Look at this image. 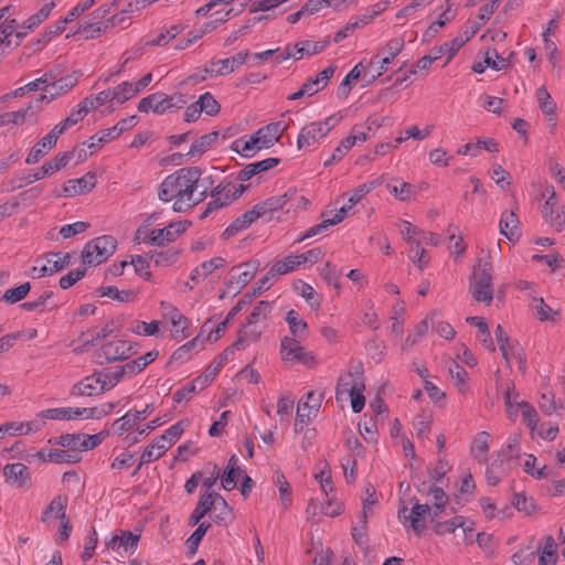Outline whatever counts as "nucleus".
<instances>
[{
    "label": "nucleus",
    "instance_id": "393cba45",
    "mask_svg": "<svg viewBox=\"0 0 565 565\" xmlns=\"http://www.w3.org/2000/svg\"><path fill=\"white\" fill-rule=\"evenodd\" d=\"M258 217L253 209L236 217L222 233L223 239H230L248 228Z\"/></svg>",
    "mask_w": 565,
    "mask_h": 565
},
{
    "label": "nucleus",
    "instance_id": "774afa93",
    "mask_svg": "<svg viewBox=\"0 0 565 565\" xmlns=\"http://www.w3.org/2000/svg\"><path fill=\"white\" fill-rule=\"evenodd\" d=\"M327 44V42L303 41L295 45L294 52L295 54H297V56H299L300 60L305 54L313 55L322 52L326 49Z\"/></svg>",
    "mask_w": 565,
    "mask_h": 565
},
{
    "label": "nucleus",
    "instance_id": "5fc2aeb1",
    "mask_svg": "<svg viewBox=\"0 0 565 565\" xmlns=\"http://www.w3.org/2000/svg\"><path fill=\"white\" fill-rule=\"evenodd\" d=\"M396 226L399 230L401 236L408 245H414V243H417V241L420 239L423 231L414 226L411 222L406 220H399L396 223Z\"/></svg>",
    "mask_w": 565,
    "mask_h": 565
},
{
    "label": "nucleus",
    "instance_id": "3c124183",
    "mask_svg": "<svg viewBox=\"0 0 565 565\" xmlns=\"http://www.w3.org/2000/svg\"><path fill=\"white\" fill-rule=\"evenodd\" d=\"M531 309L541 321H555L558 317V311L547 306L543 298H534L531 303Z\"/></svg>",
    "mask_w": 565,
    "mask_h": 565
},
{
    "label": "nucleus",
    "instance_id": "a878e982",
    "mask_svg": "<svg viewBox=\"0 0 565 565\" xmlns=\"http://www.w3.org/2000/svg\"><path fill=\"white\" fill-rule=\"evenodd\" d=\"M225 265L223 257H213L209 260L201 263L199 266L192 269L190 274V280L196 285L207 278L215 269H218Z\"/></svg>",
    "mask_w": 565,
    "mask_h": 565
},
{
    "label": "nucleus",
    "instance_id": "2eb2a0df",
    "mask_svg": "<svg viewBox=\"0 0 565 565\" xmlns=\"http://www.w3.org/2000/svg\"><path fill=\"white\" fill-rule=\"evenodd\" d=\"M2 473L6 482L12 487L21 489L31 483L29 468L21 462L6 465Z\"/></svg>",
    "mask_w": 565,
    "mask_h": 565
},
{
    "label": "nucleus",
    "instance_id": "2f4dec72",
    "mask_svg": "<svg viewBox=\"0 0 565 565\" xmlns=\"http://www.w3.org/2000/svg\"><path fill=\"white\" fill-rule=\"evenodd\" d=\"M286 194L271 196L265 201L255 204L252 209L258 218L271 214L274 211L281 210L286 204Z\"/></svg>",
    "mask_w": 565,
    "mask_h": 565
},
{
    "label": "nucleus",
    "instance_id": "864d4df0",
    "mask_svg": "<svg viewBox=\"0 0 565 565\" xmlns=\"http://www.w3.org/2000/svg\"><path fill=\"white\" fill-rule=\"evenodd\" d=\"M428 500L433 502V519L440 518L444 509L448 504L449 498L441 487L436 486Z\"/></svg>",
    "mask_w": 565,
    "mask_h": 565
},
{
    "label": "nucleus",
    "instance_id": "a18cd8bd",
    "mask_svg": "<svg viewBox=\"0 0 565 565\" xmlns=\"http://www.w3.org/2000/svg\"><path fill=\"white\" fill-rule=\"evenodd\" d=\"M364 388V383L361 381L359 376L353 375L352 373H348L342 375L337 385V394L349 396L354 393L355 388Z\"/></svg>",
    "mask_w": 565,
    "mask_h": 565
},
{
    "label": "nucleus",
    "instance_id": "37998d69",
    "mask_svg": "<svg viewBox=\"0 0 565 565\" xmlns=\"http://www.w3.org/2000/svg\"><path fill=\"white\" fill-rule=\"evenodd\" d=\"M300 267L297 255H288L277 260L268 270L271 277L289 274Z\"/></svg>",
    "mask_w": 565,
    "mask_h": 565
},
{
    "label": "nucleus",
    "instance_id": "79ce46f5",
    "mask_svg": "<svg viewBox=\"0 0 565 565\" xmlns=\"http://www.w3.org/2000/svg\"><path fill=\"white\" fill-rule=\"evenodd\" d=\"M183 31V26L180 24H172L170 26L162 28L159 34L148 40L145 44L149 46H164L171 40L175 39Z\"/></svg>",
    "mask_w": 565,
    "mask_h": 565
},
{
    "label": "nucleus",
    "instance_id": "ea45409f",
    "mask_svg": "<svg viewBox=\"0 0 565 565\" xmlns=\"http://www.w3.org/2000/svg\"><path fill=\"white\" fill-rule=\"evenodd\" d=\"M55 7V0H50L47 3H44L41 9L34 14L30 15L21 25V29L24 31H32L36 26H39L44 20L49 18L51 11Z\"/></svg>",
    "mask_w": 565,
    "mask_h": 565
},
{
    "label": "nucleus",
    "instance_id": "8fccbe9b",
    "mask_svg": "<svg viewBox=\"0 0 565 565\" xmlns=\"http://www.w3.org/2000/svg\"><path fill=\"white\" fill-rule=\"evenodd\" d=\"M71 255L70 254H61V253H52L46 256L45 264L47 268L42 270V274H54L56 271L62 270L70 264Z\"/></svg>",
    "mask_w": 565,
    "mask_h": 565
},
{
    "label": "nucleus",
    "instance_id": "72a5a7b5",
    "mask_svg": "<svg viewBox=\"0 0 565 565\" xmlns=\"http://www.w3.org/2000/svg\"><path fill=\"white\" fill-rule=\"evenodd\" d=\"M168 320L171 323V337L174 340L180 342L190 335V320L181 311L174 313Z\"/></svg>",
    "mask_w": 565,
    "mask_h": 565
},
{
    "label": "nucleus",
    "instance_id": "1a4fd4ad",
    "mask_svg": "<svg viewBox=\"0 0 565 565\" xmlns=\"http://www.w3.org/2000/svg\"><path fill=\"white\" fill-rule=\"evenodd\" d=\"M244 184H237L233 182L220 183L212 191V200L209 202L206 210L203 213V217L213 210L223 207L232 203L234 200L239 198L245 191Z\"/></svg>",
    "mask_w": 565,
    "mask_h": 565
},
{
    "label": "nucleus",
    "instance_id": "c03bdc74",
    "mask_svg": "<svg viewBox=\"0 0 565 565\" xmlns=\"http://www.w3.org/2000/svg\"><path fill=\"white\" fill-rule=\"evenodd\" d=\"M217 137L218 134L216 131L201 136L195 141H193L186 156H202L213 146V143L217 140Z\"/></svg>",
    "mask_w": 565,
    "mask_h": 565
},
{
    "label": "nucleus",
    "instance_id": "cd10ccee",
    "mask_svg": "<svg viewBox=\"0 0 565 565\" xmlns=\"http://www.w3.org/2000/svg\"><path fill=\"white\" fill-rule=\"evenodd\" d=\"M285 321L288 326L290 338L306 339L308 335V323L299 315L298 311L290 309L285 316Z\"/></svg>",
    "mask_w": 565,
    "mask_h": 565
},
{
    "label": "nucleus",
    "instance_id": "f8f14e48",
    "mask_svg": "<svg viewBox=\"0 0 565 565\" xmlns=\"http://www.w3.org/2000/svg\"><path fill=\"white\" fill-rule=\"evenodd\" d=\"M139 540V534H135L130 531H118L106 541V546L117 553L131 555L137 550Z\"/></svg>",
    "mask_w": 565,
    "mask_h": 565
},
{
    "label": "nucleus",
    "instance_id": "f704fd0d",
    "mask_svg": "<svg viewBox=\"0 0 565 565\" xmlns=\"http://www.w3.org/2000/svg\"><path fill=\"white\" fill-rule=\"evenodd\" d=\"M392 182L387 183V189L398 200L405 201L412 199L417 189L415 185L405 181V179H391Z\"/></svg>",
    "mask_w": 565,
    "mask_h": 565
},
{
    "label": "nucleus",
    "instance_id": "473e14b6",
    "mask_svg": "<svg viewBox=\"0 0 565 565\" xmlns=\"http://www.w3.org/2000/svg\"><path fill=\"white\" fill-rule=\"evenodd\" d=\"M169 448L164 445L159 437H156L142 451L139 467L152 462L161 458Z\"/></svg>",
    "mask_w": 565,
    "mask_h": 565
},
{
    "label": "nucleus",
    "instance_id": "7ed1b4c3",
    "mask_svg": "<svg viewBox=\"0 0 565 565\" xmlns=\"http://www.w3.org/2000/svg\"><path fill=\"white\" fill-rule=\"evenodd\" d=\"M470 292L478 302L489 306L493 299L492 266L487 259H479L473 267Z\"/></svg>",
    "mask_w": 565,
    "mask_h": 565
},
{
    "label": "nucleus",
    "instance_id": "5701e85b",
    "mask_svg": "<svg viewBox=\"0 0 565 565\" xmlns=\"http://www.w3.org/2000/svg\"><path fill=\"white\" fill-rule=\"evenodd\" d=\"M231 149L241 154L242 157L252 158L258 151L265 148L260 147V142L257 139L256 135L252 134L249 136H243L241 138L235 139L231 145Z\"/></svg>",
    "mask_w": 565,
    "mask_h": 565
},
{
    "label": "nucleus",
    "instance_id": "39448f33",
    "mask_svg": "<svg viewBox=\"0 0 565 565\" xmlns=\"http://www.w3.org/2000/svg\"><path fill=\"white\" fill-rule=\"evenodd\" d=\"M338 121L337 116H330L322 121H313L303 126L297 138V148L303 150L315 146L330 132Z\"/></svg>",
    "mask_w": 565,
    "mask_h": 565
},
{
    "label": "nucleus",
    "instance_id": "49530a36",
    "mask_svg": "<svg viewBox=\"0 0 565 565\" xmlns=\"http://www.w3.org/2000/svg\"><path fill=\"white\" fill-rule=\"evenodd\" d=\"M520 435L512 434L508 437L505 446L499 451V457H504L510 465V461L513 463L515 460L520 458L521 448H520Z\"/></svg>",
    "mask_w": 565,
    "mask_h": 565
},
{
    "label": "nucleus",
    "instance_id": "423d86ee",
    "mask_svg": "<svg viewBox=\"0 0 565 565\" xmlns=\"http://www.w3.org/2000/svg\"><path fill=\"white\" fill-rule=\"evenodd\" d=\"M104 433L87 435L82 433L64 434L49 439V444L66 448L70 452L88 451L102 444Z\"/></svg>",
    "mask_w": 565,
    "mask_h": 565
},
{
    "label": "nucleus",
    "instance_id": "9b49d317",
    "mask_svg": "<svg viewBox=\"0 0 565 565\" xmlns=\"http://www.w3.org/2000/svg\"><path fill=\"white\" fill-rule=\"evenodd\" d=\"M218 507L226 508V500L214 491H206L201 494L193 512L189 518L190 525H196L209 512L217 510Z\"/></svg>",
    "mask_w": 565,
    "mask_h": 565
},
{
    "label": "nucleus",
    "instance_id": "9d476101",
    "mask_svg": "<svg viewBox=\"0 0 565 565\" xmlns=\"http://www.w3.org/2000/svg\"><path fill=\"white\" fill-rule=\"evenodd\" d=\"M248 57V52H239L233 56L222 58V60H213L210 63L209 67H205L200 75H193V78H198L199 81H205L212 76H222L232 73L234 70L239 67L246 62Z\"/></svg>",
    "mask_w": 565,
    "mask_h": 565
},
{
    "label": "nucleus",
    "instance_id": "4be33fe9",
    "mask_svg": "<svg viewBox=\"0 0 565 565\" xmlns=\"http://www.w3.org/2000/svg\"><path fill=\"white\" fill-rule=\"evenodd\" d=\"M60 136L52 128L49 134H46L42 139H40L31 149L28 154L25 162L28 164H32L38 162L42 157H44L52 148L55 147L57 139Z\"/></svg>",
    "mask_w": 565,
    "mask_h": 565
},
{
    "label": "nucleus",
    "instance_id": "412c9836",
    "mask_svg": "<svg viewBox=\"0 0 565 565\" xmlns=\"http://www.w3.org/2000/svg\"><path fill=\"white\" fill-rule=\"evenodd\" d=\"M105 392L98 372L77 382L71 390L72 396H94Z\"/></svg>",
    "mask_w": 565,
    "mask_h": 565
},
{
    "label": "nucleus",
    "instance_id": "b1692460",
    "mask_svg": "<svg viewBox=\"0 0 565 565\" xmlns=\"http://www.w3.org/2000/svg\"><path fill=\"white\" fill-rule=\"evenodd\" d=\"M457 529H462L466 536L473 531L472 523L467 524V520L462 515H456L444 522H436L434 525V532L438 535L455 533Z\"/></svg>",
    "mask_w": 565,
    "mask_h": 565
},
{
    "label": "nucleus",
    "instance_id": "f03ea898",
    "mask_svg": "<svg viewBox=\"0 0 565 565\" xmlns=\"http://www.w3.org/2000/svg\"><path fill=\"white\" fill-rule=\"evenodd\" d=\"M190 226L188 221L171 222L162 228H153L146 234L143 230H136L134 241L156 247H164L177 241Z\"/></svg>",
    "mask_w": 565,
    "mask_h": 565
},
{
    "label": "nucleus",
    "instance_id": "bb28decb",
    "mask_svg": "<svg viewBox=\"0 0 565 565\" xmlns=\"http://www.w3.org/2000/svg\"><path fill=\"white\" fill-rule=\"evenodd\" d=\"M280 162L278 158H266L264 160L248 163L237 172L231 173L230 177H255L259 173L266 172L267 170L276 167Z\"/></svg>",
    "mask_w": 565,
    "mask_h": 565
},
{
    "label": "nucleus",
    "instance_id": "a19ab883",
    "mask_svg": "<svg viewBox=\"0 0 565 565\" xmlns=\"http://www.w3.org/2000/svg\"><path fill=\"white\" fill-rule=\"evenodd\" d=\"M463 46L462 35H458L450 41L444 42L439 46L431 49L435 57L440 58L447 55L446 64L457 54V52Z\"/></svg>",
    "mask_w": 565,
    "mask_h": 565
},
{
    "label": "nucleus",
    "instance_id": "69168bd1",
    "mask_svg": "<svg viewBox=\"0 0 565 565\" xmlns=\"http://www.w3.org/2000/svg\"><path fill=\"white\" fill-rule=\"evenodd\" d=\"M458 227L455 225H449L447 233L449 238V250L455 256H461L466 252V245L462 241V237L457 235Z\"/></svg>",
    "mask_w": 565,
    "mask_h": 565
},
{
    "label": "nucleus",
    "instance_id": "c756f323",
    "mask_svg": "<svg viewBox=\"0 0 565 565\" xmlns=\"http://www.w3.org/2000/svg\"><path fill=\"white\" fill-rule=\"evenodd\" d=\"M490 435L487 431H479L471 444L470 452L471 456L480 463L487 461L488 451L490 448Z\"/></svg>",
    "mask_w": 565,
    "mask_h": 565
},
{
    "label": "nucleus",
    "instance_id": "6e6d98bb",
    "mask_svg": "<svg viewBox=\"0 0 565 565\" xmlns=\"http://www.w3.org/2000/svg\"><path fill=\"white\" fill-rule=\"evenodd\" d=\"M428 320L424 319L419 321L414 329L407 334L405 341L402 344V350L407 351L414 347L428 331Z\"/></svg>",
    "mask_w": 565,
    "mask_h": 565
},
{
    "label": "nucleus",
    "instance_id": "bf43d9fd",
    "mask_svg": "<svg viewBox=\"0 0 565 565\" xmlns=\"http://www.w3.org/2000/svg\"><path fill=\"white\" fill-rule=\"evenodd\" d=\"M31 290L30 282H23L14 288H9L4 291L2 300L9 305L17 303L23 300Z\"/></svg>",
    "mask_w": 565,
    "mask_h": 565
},
{
    "label": "nucleus",
    "instance_id": "0e129e2a",
    "mask_svg": "<svg viewBox=\"0 0 565 565\" xmlns=\"http://www.w3.org/2000/svg\"><path fill=\"white\" fill-rule=\"evenodd\" d=\"M200 110L207 116H215L220 113L221 106L218 102L209 92L202 94L196 100Z\"/></svg>",
    "mask_w": 565,
    "mask_h": 565
},
{
    "label": "nucleus",
    "instance_id": "c85d7f7f",
    "mask_svg": "<svg viewBox=\"0 0 565 565\" xmlns=\"http://www.w3.org/2000/svg\"><path fill=\"white\" fill-rule=\"evenodd\" d=\"M404 45H405V43H404V40L402 38L391 39L386 43L385 50L387 52V55L384 56L379 62V64H380L379 65V70L376 72V75H373V78L381 76L382 74H384L387 71L388 64H391L392 61L401 53V51L403 50Z\"/></svg>",
    "mask_w": 565,
    "mask_h": 565
},
{
    "label": "nucleus",
    "instance_id": "4c0bfd02",
    "mask_svg": "<svg viewBox=\"0 0 565 565\" xmlns=\"http://www.w3.org/2000/svg\"><path fill=\"white\" fill-rule=\"evenodd\" d=\"M518 224V216L513 212H504L499 224L500 233L510 242H515L519 238Z\"/></svg>",
    "mask_w": 565,
    "mask_h": 565
},
{
    "label": "nucleus",
    "instance_id": "052dcab7",
    "mask_svg": "<svg viewBox=\"0 0 565 565\" xmlns=\"http://www.w3.org/2000/svg\"><path fill=\"white\" fill-rule=\"evenodd\" d=\"M42 417L52 420H72L76 419V407H56L49 408L41 413Z\"/></svg>",
    "mask_w": 565,
    "mask_h": 565
},
{
    "label": "nucleus",
    "instance_id": "0eeeda50",
    "mask_svg": "<svg viewBox=\"0 0 565 565\" xmlns=\"http://www.w3.org/2000/svg\"><path fill=\"white\" fill-rule=\"evenodd\" d=\"M300 338H290L286 335L280 341V355L285 362L300 363L306 366H313L316 358L301 345Z\"/></svg>",
    "mask_w": 565,
    "mask_h": 565
},
{
    "label": "nucleus",
    "instance_id": "ddd939ff",
    "mask_svg": "<svg viewBox=\"0 0 565 565\" xmlns=\"http://www.w3.org/2000/svg\"><path fill=\"white\" fill-rule=\"evenodd\" d=\"M68 499L66 495L57 494L55 495L47 507L42 511L41 522H43L47 527H52L54 525L55 520H63L67 518L66 508H67Z\"/></svg>",
    "mask_w": 565,
    "mask_h": 565
},
{
    "label": "nucleus",
    "instance_id": "e2e57ef3",
    "mask_svg": "<svg viewBox=\"0 0 565 565\" xmlns=\"http://www.w3.org/2000/svg\"><path fill=\"white\" fill-rule=\"evenodd\" d=\"M186 424L184 420H180L172 426H170L164 433L160 436H158L161 441L167 445V447L170 449L174 443L181 437L182 433L184 431Z\"/></svg>",
    "mask_w": 565,
    "mask_h": 565
},
{
    "label": "nucleus",
    "instance_id": "6ab92c4d",
    "mask_svg": "<svg viewBox=\"0 0 565 565\" xmlns=\"http://www.w3.org/2000/svg\"><path fill=\"white\" fill-rule=\"evenodd\" d=\"M95 185L94 179H67L60 190H54V195L73 198L92 191Z\"/></svg>",
    "mask_w": 565,
    "mask_h": 565
},
{
    "label": "nucleus",
    "instance_id": "a211bd4d",
    "mask_svg": "<svg viewBox=\"0 0 565 565\" xmlns=\"http://www.w3.org/2000/svg\"><path fill=\"white\" fill-rule=\"evenodd\" d=\"M287 129L282 121H274L257 129L254 134L260 142V147L268 149L278 142Z\"/></svg>",
    "mask_w": 565,
    "mask_h": 565
},
{
    "label": "nucleus",
    "instance_id": "de8ad7c7",
    "mask_svg": "<svg viewBox=\"0 0 565 565\" xmlns=\"http://www.w3.org/2000/svg\"><path fill=\"white\" fill-rule=\"evenodd\" d=\"M108 103H111L110 92L107 89L99 92L96 95H89L79 102L83 109L88 114L90 110H95Z\"/></svg>",
    "mask_w": 565,
    "mask_h": 565
},
{
    "label": "nucleus",
    "instance_id": "4d7b16f0",
    "mask_svg": "<svg viewBox=\"0 0 565 565\" xmlns=\"http://www.w3.org/2000/svg\"><path fill=\"white\" fill-rule=\"evenodd\" d=\"M111 103L124 104L134 96L131 82H122L115 87L108 88Z\"/></svg>",
    "mask_w": 565,
    "mask_h": 565
},
{
    "label": "nucleus",
    "instance_id": "13d9d810",
    "mask_svg": "<svg viewBox=\"0 0 565 565\" xmlns=\"http://www.w3.org/2000/svg\"><path fill=\"white\" fill-rule=\"evenodd\" d=\"M130 331L138 335L151 337L159 333L160 322L152 320L150 322L135 320L130 324Z\"/></svg>",
    "mask_w": 565,
    "mask_h": 565
},
{
    "label": "nucleus",
    "instance_id": "6e6552de",
    "mask_svg": "<svg viewBox=\"0 0 565 565\" xmlns=\"http://www.w3.org/2000/svg\"><path fill=\"white\" fill-rule=\"evenodd\" d=\"M413 501L414 504L411 510L406 507H402L398 510V519L404 525L408 523L413 531L420 535L425 530L424 520L429 518L431 521H435L436 519H433V509L428 503H419L415 499Z\"/></svg>",
    "mask_w": 565,
    "mask_h": 565
},
{
    "label": "nucleus",
    "instance_id": "dca6fc26",
    "mask_svg": "<svg viewBox=\"0 0 565 565\" xmlns=\"http://www.w3.org/2000/svg\"><path fill=\"white\" fill-rule=\"evenodd\" d=\"M320 397H316L313 392L307 393L305 398H301L298 403L296 414V427L306 425L312 417H315L320 408Z\"/></svg>",
    "mask_w": 565,
    "mask_h": 565
},
{
    "label": "nucleus",
    "instance_id": "09e8293b",
    "mask_svg": "<svg viewBox=\"0 0 565 565\" xmlns=\"http://www.w3.org/2000/svg\"><path fill=\"white\" fill-rule=\"evenodd\" d=\"M86 111L83 109L82 105L78 103L76 108H74L71 114L57 125L53 127L58 136L63 135L68 128L76 125L81 121L85 116Z\"/></svg>",
    "mask_w": 565,
    "mask_h": 565
},
{
    "label": "nucleus",
    "instance_id": "4468645a",
    "mask_svg": "<svg viewBox=\"0 0 565 565\" xmlns=\"http://www.w3.org/2000/svg\"><path fill=\"white\" fill-rule=\"evenodd\" d=\"M76 156L75 163H78L82 160L87 158V151L82 148H75L72 151L58 153L53 159L49 160L42 166L43 174H53L58 172L62 168L66 167L67 163Z\"/></svg>",
    "mask_w": 565,
    "mask_h": 565
},
{
    "label": "nucleus",
    "instance_id": "f3484780",
    "mask_svg": "<svg viewBox=\"0 0 565 565\" xmlns=\"http://www.w3.org/2000/svg\"><path fill=\"white\" fill-rule=\"evenodd\" d=\"M258 264L256 262L243 263L231 271V278L228 281L230 287L241 290L245 287L256 275Z\"/></svg>",
    "mask_w": 565,
    "mask_h": 565
},
{
    "label": "nucleus",
    "instance_id": "603ef678",
    "mask_svg": "<svg viewBox=\"0 0 565 565\" xmlns=\"http://www.w3.org/2000/svg\"><path fill=\"white\" fill-rule=\"evenodd\" d=\"M434 130V125H428L424 129H419L417 126L413 125L406 128L402 136L395 139L396 145L399 146L402 142L406 141L409 138L414 140L422 141L428 138Z\"/></svg>",
    "mask_w": 565,
    "mask_h": 565
},
{
    "label": "nucleus",
    "instance_id": "7c9ffc66",
    "mask_svg": "<svg viewBox=\"0 0 565 565\" xmlns=\"http://www.w3.org/2000/svg\"><path fill=\"white\" fill-rule=\"evenodd\" d=\"M323 220L311 227H309L300 237L297 238V243H301L308 238H311L316 235L322 234L328 231L331 226H334L342 222V215L333 214L331 217H328L324 213L322 214Z\"/></svg>",
    "mask_w": 565,
    "mask_h": 565
},
{
    "label": "nucleus",
    "instance_id": "20e7f679",
    "mask_svg": "<svg viewBox=\"0 0 565 565\" xmlns=\"http://www.w3.org/2000/svg\"><path fill=\"white\" fill-rule=\"evenodd\" d=\"M116 250V239L110 235H103L90 239L82 250L84 265L97 266L110 257Z\"/></svg>",
    "mask_w": 565,
    "mask_h": 565
},
{
    "label": "nucleus",
    "instance_id": "f257e3e1",
    "mask_svg": "<svg viewBox=\"0 0 565 565\" xmlns=\"http://www.w3.org/2000/svg\"><path fill=\"white\" fill-rule=\"evenodd\" d=\"M200 179H164L160 185L159 199L173 201L175 212H184L202 200L204 191H198Z\"/></svg>",
    "mask_w": 565,
    "mask_h": 565
},
{
    "label": "nucleus",
    "instance_id": "680f3d73",
    "mask_svg": "<svg viewBox=\"0 0 565 565\" xmlns=\"http://www.w3.org/2000/svg\"><path fill=\"white\" fill-rule=\"evenodd\" d=\"M137 424L132 417V411H128L121 417L113 422L110 433L116 436H121L129 431L134 425Z\"/></svg>",
    "mask_w": 565,
    "mask_h": 565
},
{
    "label": "nucleus",
    "instance_id": "e433bc0d",
    "mask_svg": "<svg viewBox=\"0 0 565 565\" xmlns=\"http://www.w3.org/2000/svg\"><path fill=\"white\" fill-rule=\"evenodd\" d=\"M294 289L300 297H302L306 300L307 305L310 308L317 309L320 307L321 297L311 285L303 280H297L294 284Z\"/></svg>",
    "mask_w": 565,
    "mask_h": 565
},
{
    "label": "nucleus",
    "instance_id": "c9c22d12",
    "mask_svg": "<svg viewBox=\"0 0 565 565\" xmlns=\"http://www.w3.org/2000/svg\"><path fill=\"white\" fill-rule=\"evenodd\" d=\"M34 111L31 105L22 107L15 111H8L0 116V126L13 124L22 125L34 117Z\"/></svg>",
    "mask_w": 565,
    "mask_h": 565
},
{
    "label": "nucleus",
    "instance_id": "58836bf2",
    "mask_svg": "<svg viewBox=\"0 0 565 565\" xmlns=\"http://www.w3.org/2000/svg\"><path fill=\"white\" fill-rule=\"evenodd\" d=\"M449 374L454 381L455 386L459 393L465 394L469 390V374L468 372L456 361H451L449 367Z\"/></svg>",
    "mask_w": 565,
    "mask_h": 565
},
{
    "label": "nucleus",
    "instance_id": "338daca9",
    "mask_svg": "<svg viewBox=\"0 0 565 565\" xmlns=\"http://www.w3.org/2000/svg\"><path fill=\"white\" fill-rule=\"evenodd\" d=\"M536 98H537L540 108L546 116H553L555 114L556 105L553 102V99L545 86H541L537 88Z\"/></svg>",
    "mask_w": 565,
    "mask_h": 565
},
{
    "label": "nucleus",
    "instance_id": "aec40b11",
    "mask_svg": "<svg viewBox=\"0 0 565 565\" xmlns=\"http://www.w3.org/2000/svg\"><path fill=\"white\" fill-rule=\"evenodd\" d=\"M131 353L132 347L128 341L115 340L100 348L99 356H103L106 362H114L118 360H126Z\"/></svg>",
    "mask_w": 565,
    "mask_h": 565
}]
</instances>
